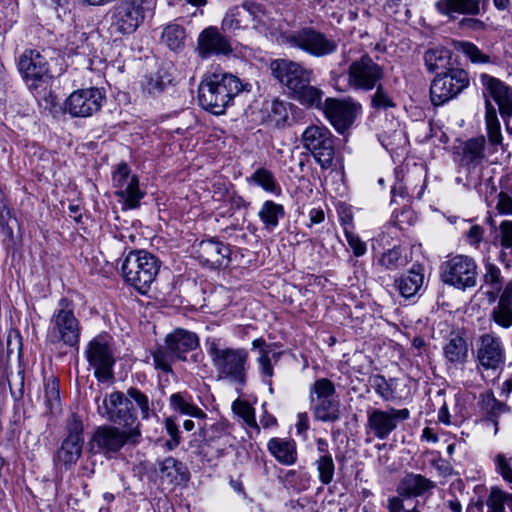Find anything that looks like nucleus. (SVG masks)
Instances as JSON below:
<instances>
[{
  "label": "nucleus",
  "mask_w": 512,
  "mask_h": 512,
  "mask_svg": "<svg viewBox=\"0 0 512 512\" xmlns=\"http://www.w3.org/2000/svg\"><path fill=\"white\" fill-rule=\"evenodd\" d=\"M244 3L239 6H234L227 11L222 23L221 29L224 32L235 33L239 30L249 29V21L246 13Z\"/></svg>",
  "instance_id": "nucleus-35"
},
{
  "label": "nucleus",
  "mask_w": 512,
  "mask_h": 512,
  "mask_svg": "<svg viewBox=\"0 0 512 512\" xmlns=\"http://www.w3.org/2000/svg\"><path fill=\"white\" fill-rule=\"evenodd\" d=\"M185 38V30L178 24L167 25L162 33V41L173 51L184 47Z\"/></svg>",
  "instance_id": "nucleus-50"
},
{
  "label": "nucleus",
  "mask_w": 512,
  "mask_h": 512,
  "mask_svg": "<svg viewBox=\"0 0 512 512\" xmlns=\"http://www.w3.org/2000/svg\"><path fill=\"white\" fill-rule=\"evenodd\" d=\"M451 52L443 47L428 49L424 54V63L429 72L446 69L450 64Z\"/></svg>",
  "instance_id": "nucleus-43"
},
{
  "label": "nucleus",
  "mask_w": 512,
  "mask_h": 512,
  "mask_svg": "<svg viewBox=\"0 0 512 512\" xmlns=\"http://www.w3.org/2000/svg\"><path fill=\"white\" fill-rule=\"evenodd\" d=\"M125 396L130 399L131 403L136 404L139 408L142 419H149L152 413L150 401L146 394L135 387H130Z\"/></svg>",
  "instance_id": "nucleus-55"
},
{
  "label": "nucleus",
  "mask_w": 512,
  "mask_h": 512,
  "mask_svg": "<svg viewBox=\"0 0 512 512\" xmlns=\"http://www.w3.org/2000/svg\"><path fill=\"white\" fill-rule=\"evenodd\" d=\"M488 508L487 512H505V505L512 512V494L501 490L498 487H493L486 500Z\"/></svg>",
  "instance_id": "nucleus-49"
},
{
  "label": "nucleus",
  "mask_w": 512,
  "mask_h": 512,
  "mask_svg": "<svg viewBox=\"0 0 512 512\" xmlns=\"http://www.w3.org/2000/svg\"><path fill=\"white\" fill-rule=\"evenodd\" d=\"M159 470L162 477H165L170 483L182 481L186 477L184 464L171 456L159 463Z\"/></svg>",
  "instance_id": "nucleus-44"
},
{
  "label": "nucleus",
  "mask_w": 512,
  "mask_h": 512,
  "mask_svg": "<svg viewBox=\"0 0 512 512\" xmlns=\"http://www.w3.org/2000/svg\"><path fill=\"white\" fill-rule=\"evenodd\" d=\"M98 412L110 422L128 429L127 431L139 430L132 403L123 392L115 391L105 397L102 404H98Z\"/></svg>",
  "instance_id": "nucleus-13"
},
{
  "label": "nucleus",
  "mask_w": 512,
  "mask_h": 512,
  "mask_svg": "<svg viewBox=\"0 0 512 512\" xmlns=\"http://www.w3.org/2000/svg\"><path fill=\"white\" fill-rule=\"evenodd\" d=\"M86 357L89 364L94 368V376L99 381L106 382L114 378V342L110 335L100 334L94 337L88 343Z\"/></svg>",
  "instance_id": "nucleus-8"
},
{
  "label": "nucleus",
  "mask_w": 512,
  "mask_h": 512,
  "mask_svg": "<svg viewBox=\"0 0 512 512\" xmlns=\"http://www.w3.org/2000/svg\"><path fill=\"white\" fill-rule=\"evenodd\" d=\"M303 147L314 157L322 169L333 166L335 156V138L324 125H310L302 133Z\"/></svg>",
  "instance_id": "nucleus-6"
},
{
  "label": "nucleus",
  "mask_w": 512,
  "mask_h": 512,
  "mask_svg": "<svg viewBox=\"0 0 512 512\" xmlns=\"http://www.w3.org/2000/svg\"><path fill=\"white\" fill-rule=\"evenodd\" d=\"M361 110V104L352 99L327 98L324 103L325 116L339 133H344L353 124Z\"/></svg>",
  "instance_id": "nucleus-18"
},
{
  "label": "nucleus",
  "mask_w": 512,
  "mask_h": 512,
  "mask_svg": "<svg viewBox=\"0 0 512 512\" xmlns=\"http://www.w3.org/2000/svg\"><path fill=\"white\" fill-rule=\"evenodd\" d=\"M172 65L167 64L158 68L155 73L150 74L142 82V89L148 95H158L173 81Z\"/></svg>",
  "instance_id": "nucleus-31"
},
{
  "label": "nucleus",
  "mask_w": 512,
  "mask_h": 512,
  "mask_svg": "<svg viewBox=\"0 0 512 512\" xmlns=\"http://www.w3.org/2000/svg\"><path fill=\"white\" fill-rule=\"evenodd\" d=\"M268 451L282 465H293L297 461V448L294 440L272 438L267 444Z\"/></svg>",
  "instance_id": "nucleus-30"
},
{
  "label": "nucleus",
  "mask_w": 512,
  "mask_h": 512,
  "mask_svg": "<svg viewBox=\"0 0 512 512\" xmlns=\"http://www.w3.org/2000/svg\"><path fill=\"white\" fill-rule=\"evenodd\" d=\"M155 6L156 0H119L112 9L111 26L121 35L132 34Z\"/></svg>",
  "instance_id": "nucleus-5"
},
{
  "label": "nucleus",
  "mask_w": 512,
  "mask_h": 512,
  "mask_svg": "<svg viewBox=\"0 0 512 512\" xmlns=\"http://www.w3.org/2000/svg\"><path fill=\"white\" fill-rule=\"evenodd\" d=\"M247 181L261 187L264 191L275 196H280L282 194L281 186L277 182L274 174L264 167L256 169Z\"/></svg>",
  "instance_id": "nucleus-41"
},
{
  "label": "nucleus",
  "mask_w": 512,
  "mask_h": 512,
  "mask_svg": "<svg viewBox=\"0 0 512 512\" xmlns=\"http://www.w3.org/2000/svg\"><path fill=\"white\" fill-rule=\"evenodd\" d=\"M279 480L286 489L301 492L310 487L311 476L304 470H288Z\"/></svg>",
  "instance_id": "nucleus-42"
},
{
  "label": "nucleus",
  "mask_w": 512,
  "mask_h": 512,
  "mask_svg": "<svg viewBox=\"0 0 512 512\" xmlns=\"http://www.w3.org/2000/svg\"><path fill=\"white\" fill-rule=\"evenodd\" d=\"M165 429L171 438L165 445L169 450H173L180 444V430L173 417L165 419Z\"/></svg>",
  "instance_id": "nucleus-64"
},
{
  "label": "nucleus",
  "mask_w": 512,
  "mask_h": 512,
  "mask_svg": "<svg viewBox=\"0 0 512 512\" xmlns=\"http://www.w3.org/2000/svg\"><path fill=\"white\" fill-rule=\"evenodd\" d=\"M266 111L269 120L275 126H283L289 118L290 104L279 99H273L271 102L266 103Z\"/></svg>",
  "instance_id": "nucleus-48"
},
{
  "label": "nucleus",
  "mask_w": 512,
  "mask_h": 512,
  "mask_svg": "<svg viewBox=\"0 0 512 512\" xmlns=\"http://www.w3.org/2000/svg\"><path fill=\"white\" fill-rule=\"evenodd\" d=\"M486 132L488 140L492 146L500 145L502 143L501 126L497 117L495 108L489 101H486Z\"/></svg>",
  "instance_id": "nucleus-45"
},
{
  "label": "nucleus",
  "mask_w": 512,
  "mask_h": 512,
  "mask_svg": "<svg viewBox=\"0 0 512 512\" xmlns=\"http://www.w3.org/2000/svg\"><path fill=\"white\" fill-rule=\"evenodd\" d=\"M470 84L468 72L462 68H449L437 74L430 86L431 102L440 106L457 97Z\"/></svg>",
  "instance_id": "nucleus-9"
},
{
  "label": "nucleus",
  "mask_w": 512,
  "mask_h": 512,
  "mask_svg": "<svg viewBox=\"0 0 512 512\" xmlns=\"http://www.w3.org/2000/svg\"><path fill=\"white\" fill-rule=\"evenodd\" d=\"M154 367L164 373L172 372V363L179 357L166 346H159L153 353Z\"/></svg>",
  "instance_id": "nucleus-52"
},
{
  "label": "nucleus",
  "mask_w": 512,
  "mask_h": 512,
  "mask_svg": "<svg viewBox=\"0 0 512 512\" xmlns=\"http://www.w3.org/2000/svg\"><path fill=\"white\" fill-rule=\"evenodd\" d=\"M229 424L226 421H219L210 426L208 429L202 428V437L203 440L210 444L217 438H221L223 436H227L229 434Z\"/></svg>",
  "instance_id": "nucleus-62"
},
{
  "label": "nucleus",
  "mask_w": 512,
  "mask_h": 512,
  "mask_svg": "<svg viewBox=\"0 0 512 512\" xmlns=\"http://www.w3.org/2000/svg\"><path fill=\"white\" fill-rule=\"evenodd\" d=\"M310 406L314 418L318 421L333 423L340 419V402L335 398L316 402Z\"/></svg>",
  "instance_id": "nucleus-36"
},
{
  "label": "nucleus",
  "mask_w": 512,
  "mask_h": 512,
  "mask_svg": "<svg viewBox=\"0 0 512 512\" xmlns=\"http://www.w3.org/2000/svg\"><path fill=\"white\" fill-rule=\"evenodd\" d=\"M468 344L462 333L453 331L443 346L445 360L453 366L463 365L468 359Z\"/></svg>",
  "instance_id": "nucleus-26"
},
{
  "label": "nucleus",
  "mask_w": 512,
  "mask_h": 512,
  "mask_svg": "<svg viewBox=\"0 0 512 512\" xmlns=\"http://www.w3.org/2000/svg\"><path fill=\"white\" fill-rule=\"evenodd\" d=\"M232 409L235 414L240 416L246 425L259 430L254 408L246 401L236 400L233 402Z\"/></svg>",
  "instance_id": "nucleus-61"
},
{
  "label": "nucleus",
  "mask_w": 512,
  "mask_h": 512,
  "mask_svg": "<svg viewBox=\"0 0 512 512\" xmlns=\"http://www.w3.org/2000/svg\"><path fill=\"white\" fill-rule=\"evenodd\" d=\"M369 383L383 400L389 401L396 398V379L390 378L387 380L383 375L375 374L369 377Z\"/></svg>",
  "instance_id": "nucleus-47"
},
{
  "label": "nucleus",
  "mask_w": 512,
  "mask_h": 512,
  "mask_svg": "<svg viewBox=\"0 0 512 512\" xmlns=\"http://www.w3.org/2000/svg\"><path fill=\"white\" fill-rule=\"evenodd\" d=\"M206 347L217 379L244 387L250 367L249 351L244 347L224 346L217 339L207 340Z\"/></svg>",
  "instance_id": "nucleus-1"
},
{
  "label": "nucleus",
  "mask_w": 512,
  "mask_h": 512,
  "mask_svg": "<svg viewBox=\"0 0 512 512\" xmlns=\"http://www.w3.org/2000/svg\"><path fill=\"white\" fill-rule=\"evenodd\" d=\"M480 406L486 416L487 424L494 427V434H496L498 431V417L509 412V406L497 400L491 391L481 394Z\"/></svg>",
  "instance_id": "nucleus-32"
},
{
  "label": "nucleus",
  "mask_w": 512,
  "mask_h": 512,
  "mask_svg": "<svg viewBox=\"0 0 512 512\" xmlns=\"http://www.w3.org/2000/svg\"><path fill=\"white\" fill-rule=\"evenodd\" d=\"M45 404L50 413L59 408L60 395L58 381L52 378L47 381L44 388Z\"/></svg>",
  "instance_id": "nucleus-59"
},
{
  "label": "nucleus",
  "mask_w": 512,
  "mask_h": 512,
  "mask_svg": "<svg viewBox=\"0 0 512 512\" xmlns=\"http://www.w3.org/2000/svg\"><path fill=\"white\" fill-rule=\"evenodd\" d=\"M67 437L65 439L84 444L83 422L80 416L72 413L66 421Z\"/></svg>",
  "instance_id": "nucleus-60"
},
{
  "label": "nucleus",
  "mask_w": 512,
  "mask_h": 512,
  "mask_svg": "<svg viewBox=\"0 0 512 512\" xmlns=\"http://www.w3.org/2000/svg\"><path fill=\"white\" fill-rule=\"evenodd\" d=\"M477 275L474 259L466 255H456L441 265V280L458 289L475 286Z\"/></svg>",
  "instance_id": "nucleus-11"
},
{
  "label": "nucleus",
  "mask_w": 512,
  "mask_h": 512,
  "mask_svg": "<svg viewBox=\"0 0 512 512\" xmlns=\"http://www.w3.org/2000/svg\"><path fill=\"white\" fill-rule=\"evenodd\" d=\"M80 335L81 325L75 316L74 304L63 297L50 317L46 340L55 346L78 349Z\"/></svg>",
  "instance_id": "nucleus-3"
},
{
  "label": "nucleus",
  "mask_w": 512,
  "mask_h": 512,
  "mask_svg": "<svg viewBox=\"0 0 512 512\" xmlns=\"http://www.w3.org/2000/svg\"><path fill=\"white\" fill-rule=\"evenodd\" d=\"M272 359L275 362L278 359V354L273 353L270 356L269 351L266 349L259 350V356L257 358V363L259 364L260 375L262 377V381L269 386L270 392H272V377L274 375V368L272 365Z\"/></svg>",
  "instance_id": "nucleus-51"
},
{
  "label": "nucleus",
  "mask_w": 512,
  "mask_h": 512,
  "mask_svg": "<svg viewBox=\"0 0 512 512\" xmlns=\"http://www.w3.org/2000/svg\"><path fill=\"white\" fill-rule=\"evenodd\" d=\"M485 137L479 136L464 142L459 147L460 164L470 167L479 165L484 159Z\"/></svg>",
  "instance_id": "nucleus-28"
},
{
  "label": "nucleus",
  "mask_w": 512,
  "mask_h": 512,
  "mask_svg": "<svg viewBox=\"0 0 512 512\" xmlns=\"http://www.w3.org/2000/svg\"><path fill=\"white\" fill-rule=\"evenodd\" d=\"M112 181L115 194L119 197V201L123 203L124 208L135 209L139 207L145 192L140 189L138 177L131 173L126 163L117 165L113 172Z\"/></svg>",
  "instance_id": "nucleus-15"
},
{
  "label": "nucleus",
  "mask_w": 512,
  "mask_h": 512,
  "mask_svg": "<svg viewBox=\"0 0 512 512\" xmlns=\"http://www.w3.org/2000/svg\"><path fill=\"white\" fill-rule=\"evenodd\" d=\"M461 51L472 63L484 64L490 62V56L483 53L475 44L468 41H461L457 45Z\"/></svg>",
  "instance_id": "nucleus-58"
},
{
  "label": "nucleus",
  "mask_w": 512,
  "mask_h": 512,
  "mask_svg": "<svg viewBox=\"0 0 512 512\" xmlns=\"http://www.w3.org/2000/svg\"><path fill=\"white\" fill-rule=\"evenodd\" d=\"M250 85L230 73H211L205 76L198 87L199 104L215 115H221L242 91H249Z\"/></svg>",
  "instance_id": "nucleus-2"
},
{
  "label": "nucleus",
  "mask_w": 512,
  "mask_h": 512,
  "mask_svg": "<svg viewBox=\"0 0 512 512\" xmlns=\"http://www.w3.org/2000/svg\"><path fill=\"white\" fill-rule=\"evenodd\" d=\"M169 403L174 411L182 415L197 419L206 418V413L193 402L192 396L187 392L172 394L169 398Z\"/></svg>",
  "instance_id": "nucleus-34"
},
{
  "label": "nucleus",
  "mask_w": 512,
  "mask_h": 512,
  "mask_svg": "<svg viewBox=\"0 0 512 512\" xmlns=\"http://www.w3.org/2000/svg\"><path fill=\"white\" fill-rule=\"evenodd\" d=\"M273 77L291 94L299 85L312 81L313 71L289 59H275L270 63Z\"/></svg>",
  "instance_id": "nucleus-17"
},
{
  "label": "nucleus",
  "mask_w": 512,
  "mask_h": 512,
  "mask_svg": "<svg viewBox=\"0 0 512 512\" xmlns=\"http://www.w3.org/2000/svg\"><path fill=\"white\" fill-rule=\"evenodd\" d=\"M409 417L410 411L407 408H370L367 410L366 433L379 440H386L398 425Z\"/></svg>",
  "instance_id": "nucleus-12"
},
{
  "label": "nucleus",
  "mask_w": 512,
  "mask_h": 512,
  "mask_svg": "<svg viewBox=\"0 0 512 512\" xmlns=\"http://www.w3.org/2000/svg\"><path fill=\"white\" fill-rule=\"evenodd\" d=\"M477 369L481 372L502 370L505 364V350L501 339L492 334H482L476 342Z\"/></svg>",
  "instance_id": "nucleus-14"
},
{
  "label": "nucleus",
  "mask_w": 512,
  "mask_h": 512,
  "mask_svg": "<svg viewBox=\"0 0 512 512\" xmlns=\"http://www.w3.org/2000/svg\"><path fill=\"white\" fill-rule=\"evenodd\" d=\"M435 487V482L425 476L416 473H407L400 480L397 486V493L406 498L418 497Z\"/></svg>",
  "instance_id": "nucleus-25"
},
{
  "label": "nucleus",
  "mask_w": 512,
  "mask_h": 512,
  "mask_svg": "<svg viewBox=\"0 0 512 512\" xmlns=\"http://www.w3.org/2000/svg\"><path fill=\"white\" fill-rule=\"evenodd\" d=\"M198 344V336L184 329L174 330L165 339V345L179 357V360H185L186 353L196 349Z\"/></svg>",
  "instance_id": "nucleus-24"
},
{
  "label": "nucleus",
  "mask_w": 512,
  "mask_h": 512,
  "mask_svg": "<svg viewBox=\"0 0 512 512\" xmlns=\"http://www.w3.org/2000/svg\"><path fill=\"white\" fill-rule=\"evenodd\" d=\"M232 51L230 40L215 26L205 28L198 36L197 52L202 59L213 55H229Z\"/></svg>",
  "instance_id": "nucleus-21"
},
{
  "label": "nucleus",
  "mask_w": 512,
  "mask_h": 512,
  "mask_svg": "<svg viewBox=\"0 0 512 512\" xmlns=\"http://www.w3.org/2000/svg\"><path fill=\"white\" fill-rule=\"evenodd\" d=\"M424 282V269L420 265L412 268L395 280V286L404 298H411L418 293Z\"/></svg>",
  "instance_id": "nucleus-27"
},
{
  "label": "nucleus",
  "mask_w": 512,
  "mask_h": 512,
  "mask_svg": "<svg viewBox=\"0 0 512 512\" xmlns=\"http://www.w3.org/2000/svg\"><path fill=\"white\" fill-rule=\"evenodd\" d=\"M384 11L398 22H407L411 17V12L403 0H387Z\"/></svg>",
  "instance_id": "nucleus-57"
},
{
  "label": "nucleus",
  "mask_w": 512,
  "mask_h": 512,
  "mask_svg": "<svg viewBox=\"0 0 512 512\" xmlns=\"http://www.w3.org/2000/svg\"><path fill=\"white\" fill-rule=\"evenodd\" d=\"M439 13L450 18L457 14H478L479 2L477 0H440L436 3Z\"/></svg>",
  "instance_id": "nucleus-33"
},
{
  "label": "nucleus",
  "mask_w": 512,
  "mask_h": 512,
  "mask_svg": "<svg viewBox=\"0 0 512 512\" xmlns=\"http://www.w3.org/2000/svg\"><path fill=\"white\" fill-rule=\"evenodd\" d=\"M105 96L98 88L74 91L65 102V111L73 117H89L98 112Z\"/></svg>",
  "instance_id": "nucleus-19"
},
{
  "label": "nucleus",
  "mask_w": 512,
  "mask_h": 512,
  "mask_svg": "<svg viewBox=\"0 0 512 512\" xmlns=\"http://www.w3.org/2000/svg\"><path fill=\"white\" fill-rule=\"evenodd\" d=\"M491 319L502 328L512 326V281L501 293L498 304L491 312Z\"/></svg>",
  "instance_id": "nucleus-29"
},
{
  "label": "nucleus",
  "mask_w": 512,
  "mask_h": 512,
  "mask_svg": "<svg viewBox=\"0 0 512 512\" xmlns=\"http://www.w3.org/2000/svg\"><path fill=\"white\" fill-rule=\"evenodd\" d=\"M336 392L334 383L328 378L317 379L309 388V402L314 404L334 398Z\"/></svg>",
  "instance_id": "nucleus-46"
},
{
  "label": "nucleus",
  "mask_w": 512,
  "mask_h": 512,
  "mask_svg": "<svg viewBox=\"0 0 512 512\" xmlns=\"http://www.w3.org/2000/svg\"><path fill=\"white\" fill-rule=\"evenodd\" d=\"M243 3L247 10L250 28L260 31L267 29L270 15L264 4L252 0H246Z\"/></svg>",
  "instance_id": "nucleus-39"
},
{
  "label": "nucleus",
  "mask_w": 512,
  "mask_h": 512,
  "mask_svg": "<svg viewBox=\"0 0 512 512\" xmlns=\"http://www.w3.org/2000/svg\"><path fill=\"white\" fill-rule=\"evenodd\" d=\"M408 263L406 255H403L400 247H393L384 252L379 259V264L387 270H397Z\"/></svg>",
  "instance_id": "nucleus-53"
},
{
  "label": "nucleus",
  "mask_w": 512,
  "mask_h": 512,
  "mask_svg": "<svg viewBox=\"0 0 512 512\" xmlns=\"http://www.w3.org/2000/svg\"><path fill=\"white\" fill-rule=\"evenodd\" d=\"M495 465L503 479L512 483V457L500 453L495 457Z\"/></svg>",
  "instance_id": "nucleus-63"
},
{
  "label": "nucleus",
  "mask_w": 512,
  "mask_h": 512,
  "mask_svg": "<svg viewBox=\"0 0 512 512\" xmlns=\"http://www.w3.org/2000/svg\"><path fill=\"white\" fill-rule=\"evenodd\" d=\"M159 269L158 258L144 250L130 251L121 266L125 282L141 294L150 289Z\"/></svg>",
  "instance_id": "nucleus-4"
},
{
  "label": "nucleus",
  "mask_w": 512,
  "mask_h": 512,
  "mask_svg": "<svg viewBox=\"0 0 512 512\" xmlns=\"http://www.w3.org/2000/svg\"><path fill=\"white\" fill-rule=\"evenodd\" d=\"M139 435V430L126 431L114 426H101L96 429L92 436L91 449L95 453L111 456L117 453L129 439Z\"/></svg>",
  "instance_id": "nucleus-16"
},
{
  "label": "nucleus",
  "mask_w": 512,
  "mask_h": 512,
  "mask_svg": "<svg viewBox=\"0 0 512 512\" xmlns=\"http://www.w3.org/2000/svg\"><path fill=\"white\" fill-rule=\"evenodd\" d=\"M346 76L350 89L369 92L384 79L385 72L383 66L365 54L350 63Z\"/></svg>",
  "instance_id": "nucleus-10"
},
{
  "label": "nucleus",
  "mask_w": 512,
  "mask_h": 512,
  "mask_svg": "<svg viewBox=\"0 0 512 512\" xmlns=\"http://www.w3.org/2000/svg\"><path fill=\"white\" fill-rule=\"evenodd\" d=\"M311 81L299 85L290 95L301 105L308 108H320L322 106L323 91L310 85Z\"/></svg>",
  "instance_id": "nucleus-37"
},
{
  "label": "nucleus",
  "mask_w": 512,
  "mask_h": 512,
  "mask_svg": "<svg viewBox=\"0 0 512 512\" xmlns=\"http://www.w3.org/2000/svg\"><path fill=\"white\" fill-rule=\"evenodd\" d=\"M83 444L64 439L58 449L54 461L57 465H63L66 469L74 466L82 454Z\"/></svg>",
  "instance_id": "nucleus-38"
},
{
  "label": "nucleus",
  "mask_w": 512,
  "mask_h": 512,
  "mask_svg": "<svg viewBox=\"0 0 512 512\" xmlns=\"http://www.w3.org/2000/svg\"><path fill=\"white\" fill-rule=\"evenodd\" d=\"M17 66L30 88H36L35 82L43 80L49 72L46 58L35 49H26L20 55Z\"/></svg>",
  "instance_id": "nucleus-20"
},
{
  "label": "nucleus",
  "mask_w": 512,
  "mask_h": 512,
  "mask_svg": "<svg viewBox=\"0 0 512 512\" xmlns=\"http://www.w3.org/2000/svg\"><path fill=\"white\" fill-rule=\"evenodd\" d=\"M482 81L489 95L497 103L503 118L512 115V90L502 81L488 76L482 75Z\"/></svg>",
  "instance_id": "nucleus-23"
},
{
  "label": "nucleus",
  "mask_w": 512,
  "mask_h": 512,
  "mask_svg": "<svg viewBox=\"0 0 512 512\" xmlns=\"http://www.w3.org/2000/svg\"><path fill=\"white\" fill-rule=\"evenodd\" d=\"M375 92L371 95V107L375 110H388L394 108L396 103L388 90L381 84V82L375 87Z\"/></svg>",
  "instance_id": "nucleus-56"
},
{
  "label": "nucleus",
  "mask_w": 512,
  "mask_h": 512,
  "mask_svg": "<svg viewBox=\"0 0 512 512\" xmlns=\"http://www.w3.org/2000/svg\"><path fill=\"white\" fill-rule=\"evenodd\" d=\"M285 215L284 207L281 204L275 203L271 200L265 201L259 212L258 216L267 231H273L279 224V219Z\"/></svg>",
  "instance_id": "nucleus-40"
},
{
  "label": "nucleus",
  "mask_w": 512,
  "mask_h": 512,
  "mask_svg": "<svg viewBox=\"0 0 512 512\" xmlns=\"http://www.w3.org/2000/svg\"><path fill=\"white\" fill-rule=\"evenodd\" d=\"M196 253L200 263L209 268L226 267L231 261L230 246L215 238L202 240Z\"/></svg>",
  "instance_id": "nucleus-22"
},
{
  "label": "nucleus",
  "mask_w": 512,
  "mask_h": 512,
  "mask_svg": "<svg viewBox=\"0 0 512 512\" xmlns=\"http://www.w3.org/2000/svg\"><path fill=\"white\" fill-rule=\"evenodd\" d=\"M318 479L323 485H329L334 478L335 464L332 455L319 456L315 460Z\"/></svg>",
  "instance_id": "nucleus-54"
},
{
  "label": "nucleus",
  "mask_w": 512,
  "mask_h": 512,
  "mask_svg": "<svg viewBox=\"0 0 512 512\" xmlns=\"http://www.w3.org/2000/svg\"><path fill=\"white\" fill-rule=\"evenodd\" d=\"M282 38L283 43L289 47L300 49L315 57L333 54L338 48L334 39L310 27L284 34Z\"/></svg>",
  "instance_id": "nucleus-7"
}]
</instances>
